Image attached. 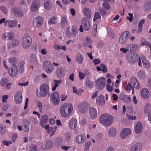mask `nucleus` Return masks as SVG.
Here are the masks:
<instances>
[{
  "instance_id": "f257e3e1",
  "label": "nucleus",
  "mask_w": 151,
  "mask_h": 151,
  "mask_svg": "<svg viewBox=\"0 0 151 151\" xmlns=\"http://www.w3.org/2000/svg\"><path fill=\"white\" fill-rule=\"evenodd\" d=\"M73 106L70 103L63 104L60 108V113L63 118H66L70 115L73 111Z\"/></svg>"
},
{
  "instance_id": "f03ea898",
  "label": "nucleus",
  "mask_w": 151,
  "mask_h": 151,
  "mask_svg": "<svg viewBox=\"0 0 151 151\" xmlns=\"http://www.w3.org/2000/svg\"><path fill=\"white\" fill-rule=\"evenodd\" d=\"M113 118L112 116L107 114H102L99 119L101 124L106 126H110L112 123Z\"/></svg>"
},
{
  "instance_id": "7ed1b4c3",
  "label": "nucleus",
  "mask_w": 151,
  "mask_h": 151,
  "mask_svg": "<svg viewBox=\"0 0 151 151\" xmlns=\"http://www.w3.org/2000/svg\"><path fill=\"white\" fill-rule=\"evenodd\" d=\"M49 86L46 84H44L40 87V91H37V95L39 97H43L45 96L49 92Z\"/></svg>"
},
{
  "instance_id": "20e7f679",
  "label": "nucleus",
  "mask_w": 151,
  "mask_h": 151,
  "mask_svg": "<svg viewBox=\"0 0 151 151\" xmlns=\"http://www.w3.org/2000/svg\"><path fill=\"white\" fill-rule=\"evenodd\" d=\"M82 25L80 26V31L82 32L83 29L86 31L89 30L91 28V24L89 20L86 17L83 18L82 20Z\"/></svg>"
},
{
  "instance_id": "39448f33",
  "label": "nucleus",
  "mask_w": 151,
  "mask_h": 151,
  "mask_svg": "<svg viewBox=\"0 0 151 151\" xmlns=\"http://www.w3.org/2000/svg\"><path fill=\"white\" fill-rule=\"evenodd\" d=\"M32 43L31 37L28 35H25L23 37L22 41V47L26 49L29 47Z\"/></svg>"
},
{
  "instance_id": "423d86ee",
  "label": "nucleus",
  "mask_w": 151,
  "mask_h": 151,
  "mask_svg": "<svg viewBox=\"0 0 151 151\" xmlns=\"http://www.w3.org/2000/svg\"><path fill=\"white\" fill-rule=\"evenodd\" d=\"M129 36V33L128 31H125L122 33L119 38V42L121 45L125 44L127 41Z\"/></svg>"
},
{
  "instance_id": "0eeeda50",
  "label": "nucleus",
  "mask_w": 151,
  "mask_h": 151,
  "mask_svg": "<svg viewBox=\"0 0 151 151\" xmlns=\"http://www.w3.org/2000/svg\"><path fill=\"white\" fill-rule=\"evenodd\" d=\"M106 78L104 77H100L96 81L95 84L99 90L104 88L106 85Z\"/></svg>"
},
{
  "instance_id": "6e6552de",
  "label": "nucleus",
  "mask_w": 151,
  "mask_h": 151,
  "mask_svg": "<svg viewBox=\"0 0 151 151\" xmlns=\"http://www.w3.org/2000/svg\"><path fill=\"white\" fill-rule=\"evenodd\" d=\"M127 60L129 62L132 63H135L137 61V60L139 59V56L136 54H128L126 56Z\"/></svg>"
},
{
  "instance_id": "1a4fd4ad",
  "label": "nucleus",
  "mask_w": 151,
  "mask_h": 151,
  "mask_svg": "<svg viewBox=\"0 0 151 151\" xmlns=\"http://www.w3.org/2000/svg\"><path fill=\"white\" fill-rule=\"evenodd\" d=\"M44 20L41 17H37L34 18L33 20V24L35 27L38 28L42 25Z\"/></svg>"
},
{
  "instance_id": "9d476101",
  "label": "nucleus",
  "mask_w": 151,
  "mask_h": 151,
  "mask_svg": "<svg viewBox=\"0 0 151 151\" xmlns=\"http://www.w3.org/2000/svg\"><path fill=\"white\" fill-rule=\"evenodd\" d=\"M9 73L12 77H15L18 72V70L17 65L15 64H13L10 67L9 70Z\"/></svg>"
},
{
  "instance_id": "9b49d317",
  "label": "nucleus",
  "mask_w": 151,
  "mask_h": 151,
  "mask_svg": "<svg viewBox=\"0 0 151 151\" xmlns=\"http://www.w3.org/2000/svg\"><path fill=\"white\" fill-rule=\"evenodd\" d=\"M50 100L54 104H58L60 101V96L59 93L57 91L54 92L50 97Z\"/></svg>"
},
{
  "instance_id": "f8f14e48",
  "label": "nucleus",
  "mask_w": 151,
  "mask_h": 151,
  "mask_svg": "<svg viewBox=\"0 0 151 151\" xmlns=\"http://www.w3.org/2000/svg\"><path fill=\"white\" fill-rule=\"evenodd\" d=\"M132 133L131 130L128 128H124L122 131L120 135V137L122 139L126 138Z\"/></svg>"
},
{
  "instance_id": "ddd939ff",
  "label": "nucleus",
  "mask_w": 151,
  "mask_h": 151,
  "mask_svg": "<svg viewBox=\"0 0 151 151\" xmlns=\"http://www.w3.org/2000/svg\"><path fill=\"white\" fill-rule=\"evenodd\" d=\"M77 108L78 111L81 114L85 113L87 111L86 103L84 102L78 103L77 105Z\"/></svg>"
},
{
  "instance_id": "4468645a",
  "label": "nucleus",
  "mask_w": 151,
  "mask_h": 151,
  "mask_svg": "<svg viewBox=\"0 0 151 151\" xmlns=\"http://www.w3.org/2000/svg\"><path fill=\"white\" fill-rule=\"evenodd\" d=\"M22 92L21 91H19L16 92L14 95V100L17 104L21 103L22 101Z\"/></svg>"
},
{
  "instance_id": "2eb2a0df",
  "label": "nucleus",
  "mask_w": 151,
  "mask_h": 151,
  "mask_svg": "<svg viewBox=\"0 0 151 151\" xmlns=\"http://www.w3.org/2000/svg\"><path fill=\"white\" fill-rule=\"evenodd\" d=\"M53 145V142L50 140L46 141L42 143L41 148L43 150H49L52 148Z\"/></svg>"
},
{
  "instance_id": "dca6fc26",
  "label": "nucleus",
  "mask_w": 151,
  "mask_h": 151,
  "mask_svg": "<svg viewBox=\"0 0 151 151\" xmlns=\"http://www.w3.org/2000/svg\"><path fill=\"white\" fill-rule=\"evenodd\" d=\"M130 81L133 88L139 89L140 88L139 83L136 78L134 77H131Z\"/></svg>"
},
{
  "instance_id": "f3484780",
  "label": "nucleus",
  "mask_w": 151,
  "mask_h": 151,
  "mask_svg": "<svg viewBox=\"0 0 151 151\" xmlns=\"http://www.w3.org/2000/svg\"><path fill=\"white\" fill-rule=\"evenodd\" d=\"M96 104L99 106L104 105L105 103V97L104 96L100 95L98 96L96 100Z\"/></svg>"
},
{
  "instance_id": "a211bd4d",
  "label": "nucleus",
  "mask_w": 151,
  "mask_h": 151,
  "mask_svg": "<svg viewBox=\"0 0 151 151\" xmlns=\"http://www.w3.org/2000/svg\"><path fill=\"white\" fill-rule=\"evenodd\" d=\"M142 129L143 126L142 123L138 122L134 127V132L137 134H139L142 132Z\"/></svg>"
},
{
  "instance_id": "6ab92c4d",
  "label": "nucleus",
  "mask_w": 151,
  "mask_h": 151,
  "mask_svg": "<svg viewBox=\"0 0 151 151\" xmlns=\"http://www.w3.org/2000/svg\"><path fill=\"white\" fill-rule=\"evenodd\" d=\"M140 94L142 98L147 99L149 97V90L147 88H142L140 91Z\"/></svg>"
},
{
  "instance_id": "aec40b11",
  "label": "nucleus",
  "mask_w": 151,
  "mask_h": 151,
  "mask_svg": "<svg viewBox=\"0 0 151 151\" xmlns=\"http://www.w3.org/2000/svg\"><path fill=\"white\" fill-rule=\"evenodd\" d=\"M85 135L81 134L77 136L76 138V142L78 144H81L83 143L86 141Z\"/></svg>"
},
{
  "instance_id": "412c9836",
  "label": "nucleus",
  "mask_w": 151,
  "mask_h": 151,
  "mask_svg": "<svg viewBox=\"0 0 151 151\" xmlns=\"http://www.w3.org/2000/svg\"><path fill=\"white\" fill-rule=\"evenodd\" d=\"M55 73L57 77L62 78L65 76V70L62 68H58L57 69Z\"/></svg>"
},
{
  "instance_id": "4be33fe9",
  "label": "nucleus",
  "mask_w": 151,
  "mask_h": 151,
  "mask_svg": "<svg viewBox=\"0 0 151 151\" xmlns=\"http://www.w3.org/2000/svg\"><path fill=\"white\" fill-rule=\"evenodd\" d=\"M89 114L91 119H95L97 116L98 112L96 109L93 107H91L89 109Z\"/></svg>"
},
{
  "instance_id": "5701e85b",
  "label": "nucleus",
  "mask_w": 151,
  "mask_h": 151,
  "mask_svg": "<svg viewBox=\"0 0 151 151\" xmlns=\"http://www.w3.org/2000/svg\"><path fill=\"white\" fill-rule=\"evenodd\" d=\"M77 124V120L74 118L72 119L69 122V127L71 129H74L76 128Z\"/></svg>"
},
{
  "instance_id": "b1692460",
  "label": "nucleus",
  "mask_w": 151,
  "mask_h": 151,
  "mask_svg": "<svg viewBox=\"0 0 151 151\" xmlns=\"http://www.w3.org/2000/svg\"><path fill=\"white\" fill-rule=\"evenodd\" d=\"M40 6V1L38 0H35L32 2L31 8V10L32 12L37 11Z\"/></svg>"
},
{
  "instance_id": "393cba45",
  "label": "nucleus",
  "mask_w": 151,
  "mask_h": 151,
  "mask_svg": "<svg viewBox=\"0 0 151 151\" xmlns=\"http://www.w3.org/2000/svg\"><path fill=\"white\" fill-rule=\"evenodd\" d=\"M17 21L15 20H9L5 22L6 25L9 27H14L17 26Z\"/></svg>"
},
{
  "instance_id": "a878e982",
  "label": "nucleus",
  "mask_w": 151,
  "mask_h": 151,
  "mask_svg": "<svg viewBox=\"0 0 151 151\" xmlns=\"http://www.w3.org/2000/svg\"><path fill=\"white\" fill-rule=\"evenodd\" d=\"M126 48H128L129 51L133 52L138 50V46L136 44H129L127 46Z\"/></svg>"
},
{
  "instance_id": "bb28decb",
  "label": "nucleus",
  "mask_w": 151,
  "mask_h": 151,
  "mask_svg": "<svg viewBox=\"0 0 151 151\" xmlns=\"http://www.w3.org/2000/svg\"><path fill=\"white\" fill-rule=\"evenodd\" d=\"M141 143L138 142L131 147L130 151H140L142 147Z\"/></svg>"
},
{
  "instance_id": "cd10ccee",
  "label": "nucleus",
  "mask_w": 151,
  "mask_h": 151,
  "mask_svg": "<svg viewBox=\"0 0 151 151\" xmlns=\"http://www.w3.org/2000/svg\"><path fill=\"white\" fill-rule=\"evenodd\" d=\"M117 131L116 129L113 127L110 128L108 131V136L110 137H114L117 134Z\"/></svg>"
},
{
  "instance_id": "c85d7f7f",
  "label": "nucleus",
  "mask_w": 151,
  "mask_h": 151,
  "mask_svg": "<svg viewBox=\"0 0 151 151\" xmlns=\"http://www.w3.org/2000/svg\"><path fill=\"white\" fill-rule=\"evenodd\" d=\"M76 60L80 64H82L84 62V58L83 56L81 53L77 54L76 57Z\"/></svg>"
},
{
  "instance_id": "c756f323",
  "label": "nucleus",
  "mask_w": 151,
  "mask_h": 151,
  "mask_svg": "<svg viewBox=\"0 0 151 151\" xmlns=\"http://www.w3.org/2000/svg\"><path fill=\"white\" fill-rule=\"evenodd\" d=\"M92 43L90 38L89 37H87L83 40L82 44L84 46H87L88 45H91Z\"/></svg>"
},
{
  "instance_id": "7c9ffc66",
  "label": "nucleus",
  "mask_w": 151,
  "mask_h": 151,
  "mask_svg": "<svg viewBox=\"0 0 151 151\" xmlns=\"http://www.w3.org/2000/svg\"><path fill=\"white\" fill-rule=\"evenodd\" d=\"M83 13L86 16L90 18L91 16V12L90 9L87 7H85L83 9Z\"/></svg>"
},
{
  "instance_id": "2f4dec72",
  "label": "nucleus",
  "mask_w": 151,
  "mask_h": 151,
  "mask_svg": "<svg viewBox=\"0 0 151 151\" xmlns=\"http://www.w3.org/2000/svg\"><path fill=\"white\" fill-rule=\"evenodd\" d=\"M62 81L61 79L55 80L54 81V84H53V86L52 88V91H54L56 89V88L59 86V85L60 83Z\"/></svg>"
},
{
  "instance_id": "473e14b6",
  "label": "nucleus",
  "mask_w": 151,
  "mask_h": 151,
  "mask_svg": "<svg viewBox=\"0 0 151 151\" xmlns=\"http://www.w3.org/2000/svg\"><path fill=\"white\" fill-rule=\"evenodd\" d=\"M137 74L138 77L141 79H144L146 77L145 71L143 70H139Z\"/></svg>"
},
{
  "instance_id": "72a5a7b5",
  "label": "nucleus",
  "mask_w": 151,
  "mask_h": 151,
  "mask_svg": "<svg viewBox=\"0 0 151 151\" xmlns=\"http://www.w3.org/2000/svg\"><path fill=\"white\" fill-rule=\"evenodd\" d=\"M142 60L144 66L146 68H149L150 65L147 60L145 58H142Z\"/></svg>"
},
{
  "instance_id": "f704fd0d",
  "label": "nucleus",
  "mask_w": 151,
  "mask_h": 151,
  "mask_svg": "<svg viewBox=\"0 0 151 151\" xmlns=\"http://www.w3.org/2000/svg\"><path fill=\"white\" fill-rule=\"evenodd\" d=\"M57 127L54 126L53 127H50L47 130V132L48 133H51L52 135H53L56 132L57 130Z\"/></svg>"
},
{
  "instance_id": "c9c22d12",
  "label": "nucleus",
  "mask_w": 151,
  "mask_h": 151,
  "mask_svg": "<svg viewBox=\"0 0 151 151\" xmlns=\"http://www.w3.org/2000/svg\"><path fill=\"white\" fill-rule=\"evenodd\" d=\"M123 86L124 88L129 91H130L132 89L131 83H127V82H126L123 84Z\"/></svg>"
},
{
  "instance_id": "e433bc0d",
  "label": "nucleus",
  "mask_w": 151,
  "mask_h": 151,
  "mask_svg": "<svg viewBox=\"0 0 151 151\" xmlns=\"http://www.w3.org/2000/svg\"><path fill=\"white\" fill-rule=\"evenodd\" d=\"M12 11L16 16L19 17H21L22 16V12L20 10L16 9H13Z\"/></svg>"
},
{
  "instance_id": "4c0bfd02",
  "label": "nucleus",
  "mask_w": 151,
  "mask_h": 151,
  "mask_svg": "<svg viewBox=\"0 0 151 151\" xmlns=\"http://www.w3.org/2000/svg\"><path fill=\"white\" fill-rule=\"evenodd\" d=\"M77 33V28L74 27H72L71 30L70 36L71 37L75 36Z\"/></svg>"
},
{
  "instance_id": "58836bf2",
  "label": "nucleus",
  "mask_w": 151,
  "mask_h": 151,
  "mask_svg": "<svg viewBox=\"0 0 151 151\" xmlns=\"http://www.w3.org/2000/svg\"><path fill=\"white\" fill-rule=\"evenodd\" d=\"M73 91L74 93L78 95H81V93L83 91V90L82 89H79L78 90L75 87L73 88Z\"/></svg>"
},
{
  "instance_id": "ea45409f",
  "label": "nucleus",
  "mask_w": 151,
  "mask_h": 151,
  "mask_svg": "<svg viewBox=\"0 0 151 151\" xmlns=\"http://www.w3.org/2000/svg\"><path fill=\"white\" fill-rule=\"evenodd\" d=\"M30 124V122L27 120H25L24 123V127L25 128L24 130L25 132H28L29 130V127Z\"/></svg>"
},
{
  "instance_id": "a19ab883",
  "label": "nucleus",
  "mask_w": 151,
  "mask_h": 151,
  "mask_svg": "<svg viewBox=\"0 0 151 151\" xmlns=\"http://www.w3.org/2000/svg\"><path fill=\"white\" fill-rule=\"evenodd\" d=\"M58 22L57 17H54L50 19L48 21V24H55Z\"/></svg>"
},
{
  "instance_id": "79ce46f5",
  "label": "nucleus",
  "mask_w": 151,
  "mask_h": 151,
  "mask_svg": "<svg viewBox=\"0 0 151 151\" xmlns=\"http://www.w3.org/2000/svg\"><path fill=\"white\" fill-rule=\"evenodd\" d=\"M151 9V0L148 3L145 4L144 7V10L146 11H149Z\"/></svg>"
},
{
  "instance_id": "37998d69",
  "label": "nucleus",
  "mask_w": 151,
  "mask_h": 151,
  "mask_svg": "<svg viewBox=\"0 0 151 151\" xmlns=\"http://www.w3.org/2000/svg\"><path fill=\"white\" fill-rule=\"evenodd\" d=\"M97 25L96 23H94L92 26V35L95 36L96 34L97 30Z\"/></svg>"
},
{
  "instance_id": "c03bdc74",
  "label": "nucleus",
  "mask_w": 151,
  "mask_h": 151,
  "mask_svg": "<svg viewBox=\"0 0 151 151\" xmlns=\"http://www.w3.org/2000/svg\"><path fill=\"white\" fill-rule=\"evenodd\" d=\"M52 65L50 62L49 61H47L44 62L43 64V67L44 70L46 69V68L50 67Z\"/></svg>"
},
{
  "instance_id": "a18cd8bd",
  "label": "nucleus",
  "mask_w": 151,
  "mask_h": 151,
  "mask_svg": "<svg viewBox=\"0 0 151 151\" xmlns=\"http://www.w3.org/2000/svg\"><path fill=\"white\" fill-rule=\"evenodd\" d=\"M102 7L106 10H109L110 9V6L109 4L106 1H104L103 3Z\"/></svg>"
},
{
  "instance_id": "49530a36",
  "label": "nucleus",
  "mask_w": 151,
  "mask_h": 151,
  "mask_svg": "<svg viewBox=\"0 0 151 151\" xmlns=\"http://www.w3.org/2000/svg\"><path fill=\"white\" fill-rule=\"evenodd\" d=\"M68 23V21L66 17L65 16L63 17L61 21V24L62 26L63 27L65 26Z\"/></svg>"
},
{
  "instance_id": "de8ad7c7",
  "label": "nucleus",
  "mask_w": 151,
  "mask_h": 151,
  "mask_svg": "<svg viewBox=\"0 0 151 151\" xmlns=\"http://www.w3.org/2000/svg\"><path fill=\"white\" fill-rule=\"evenodd\" d=\"M101 17L99 13L98 12H96L95 13L93 19L94 22H96L97 20L100 19Z\"/></svg>"
},
{
  "instance_id": "09e8293b",
  "label": "nucleus",
  "mask_w": 151,
  "mask_h": 151,
  "mask_svg": "<svg viewBox=\"0 0 151 151\" xmlns=\"http://www.w3.org/2000/svg\"><path fill=\"white\" fill-rule=\"evenodd\" d=\"M71 135L70 134L67 133L65 135L64 142L67 143L70 142L71 139Z\"/></svg>"
},
{
  "instance_id": "8fccbe9b",
  "label": "nucleus",
  "mask_w": 151,
  "mask_h": 151,
  "mask_svg": "<svg viewBox=\"0 0 151 151\" xmlns=\"http://www.w3.org/2000/svg\"><path fill=\"white\" fill-rule=\"evenodd\" d=\"M37 106V107L38 110L41 113L42 111V104L40 101H38L36 103Z\"/></svg>"
},
{
  "instance_id": "3c124183",
  "label": "nucleus",
  "mask_w": 151,
  "mask_h": 151,
  "mask_svg": "<svg viewBox=\"0 0 151 151\" xmlns=\"http://www.w3.org/2000/svg\"><path fill=\"white\" fill-rule=\"evenodd\" d=\"M51 6V2L50 1H46L44 4L45 8L47 10L50 9Z\"/></svg>"
},
{
  "instance_id": "603ef678",
  "label": "nucleus",
  "mask_w": 151,
  "mask_h": 151,
  "mask_svg": "<svg viewBox=\"0 0 151 151\" xmlns=\"http://www.w3.org/2000/svg\"><path fill=\"white\" fill-rule=\"evenodd\" d=\"M9 62L11 63L12 65L13 64H15L14 63L16 62L17 61V59L15 57H12L9 59Z\"/></svg>"
},
{
  "instance_id": "864d4df0",
  "label": "nucleus",
  "mask_w": 151,
  "mask_h": 151,
  "mask_svg": "<svg viewBox=\"0 0 151 151\" xmlns=\"http://www.w3.org/2000/svg\"><path fill=\"white\" fill-rule=\"evenodd\" d=\"M54 68L53 66H52L48 67V68H46L45 70L47 73H52L53 70Z\"/></svg>"
},
{
  "instance_id": "5fc2aeb1",
  "label": "nucleus",
  "mask_w": 151,
  "mask_h": 151,
  "mask_svg": "<svg viewBox=\"0 0 151 151\" xmlns=\"http://www.w3.org/2000/svg\"><path fill=\"white\" fill-rule=\"evenodd\" d=\"M7 40H12L14 37V35L13 33L11 32H9L7 33Z\"/></svg>"
},
{
  "instance_id": "6e6d98bb",
  "label": "nucleus",
  "mask_w": 151,
  "mask_h": 151,
  "mask_svg": "<svg viewBox=\"0 0 151 151\" xmlns=\"http://www.w3.org/2000/svg\"><path fill=\"white\" fill-rule=\"evenodd\" d=\"M124 101L125 102L127 103H130L131 101V98L128 96H124Z\"/></svg>"
},
{
  "instance_id": "4d7b16f0",
  "label": "nucleus",
  "mask_w": 151,
  "mask_h": 151,
  "mask_svg": "<svg viewBox=\"0 0 151 151\" xmlns=\"http://www.w3.org/2000/svg\"><path fill=\"white\" fill-rule=\"evenodd\" d=\"M8 82V80L7 79L4 78L1 80L0 83L2 86H5Z\"/></svg>"
},
{
  "instance_id": "13d9d810",
  "label": "nucleus",
  "mask_w": 151,
  "mask_h": 151,
  "mask_svg": "<svg viewBox=\"0 0 151 151\" xmlns=\"http://www.w3.org/2000/svg\"><path fill=\"white\" fill-rule=\"evenodd\" d=\"M101 66L102 68V71L103 73H106L108 71L106 65L102 63L101 64Z\"/></svg>"
},
{
  "instance_id": "bf43d9fd",
  "label": "nucleus",
  "mask_w": 151,
  "mask_h": 151,
  "mask_svg": "<svg viewBox=\"0 0 151 151\" xmlns=\"http://www.w3.org/2000/svg\"><path fill=\"white\" fill-rule=\"evenodd\" d=\"M151 108V106L150 105L147 104L145 106L144 112L145 113H146L148 112L149 110H150Z\"/></svg>"
},
{
  "instance_id": "052dcab7",
  "label": "nucleus",
  "mask_w": 151,
  "mask_h": 151,
  "mask_svg": "<svg viewBox=\"0 0 151 151\" xmlns=\"http://www.w3.org/2000/svg\"><path fill=\"white\" fill-rule=\"evenodd\" d=\"M129 16L127 17V20H129L130 22H132L133 20V15L132 13H129L128 14Z\"/></svg>"
},
{
  "instance_id": "680f3d73",
  "label": "nucleus",
  "mask_w": 151,
  "mask_h": 151,
  "mask_svg": "<svg viewBox=\"0 0 151 151\" xmlns=\"http://www.w3.org/2000/svg\"><path fill=\"white\" fill-rule=\"evenodd\" d=\"M0 9L5 14L7 13V10L6 7L4 6H0Z\"/></svg>"
},
{
  "instance_id": "e2e57ef3",
  "label": "nucleus",
  "mask_w": 151,
  "mask_h": 151,
  "mask_svg": "<svg viewBox=\"0 0 151 151\" xmlns=\"http://www.w3.org/2000/svg\"><path fill=\"white\" fill-rule=\"evenodd\" d=\"M106 88L107 90L109 92H111L113 90L112 86H111L109 84H107L106 85Z\"/></svg>"
},
{
  "instance_id": "0e129e2a",
  "label": "nucleus",
  "mask_w": 151,
  "mask_h": 151,
  "mask_svg": "<svg viewBox=\"0 0 151 151\" xmlns=\"http://www.w3.org/2000/svg\"><path fill=\"white\" fill-rule=\"evenodd\" d=\"M79 76L80 79L82 80L84 78L85 74V73H82L81 71H79Z\"/></svg>"
},
{
  "instance_id": "69168bd1",
  "label": "nucleus",
  "mask_w": 151,
  "mask_h": 151,
  "mask_svg": "<svg viewBox=\"0 0 151 151\" xmlns=\"http://www.w3.org/2000/svg\"><path fill=\"white\" fill-rule=\"evenodd\" d=\"M3 143L5 145L8 146L9 145L12 144V142L11 141H7L5 140H3Z\"/></svg>"
},
{
  "instance_id": "338daca9",
  "label": "nucleus",
  "mask_w": 151,
  "mask_h": 151,
  "mask_svg": "<svg viewBox=\"0 0 151 151\" xmlns=\"http://www.w3.org/2000/svg\"><path fill=\"white\" fill-rule=\"evenodd\" d=\"M9 106V105L8 104L4 105L2 109V111L5 112V111L8 110Z\"/></svg>"
},
{
  "instance_id": "774afa93",
  "label": "nucleus",
  "mask_w": 151,
  "mask_h": 151,
  "mask_svg": "<svg viewBox=\"0 0 151 151\" xmlns=\"http://www.w3.org/2000/svg\"><path fill=\"white\" fill-rule=\"evenodd\" d=\"M145 22V21L144 19H142L141 20H140L138 24V27H142L143 26V25L144 24Z\"/></svg>"
}]
</instances>
